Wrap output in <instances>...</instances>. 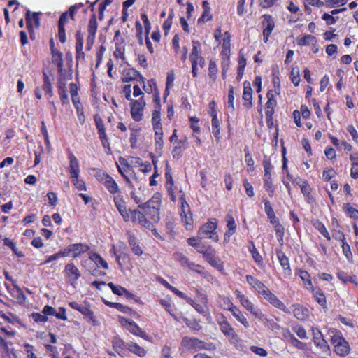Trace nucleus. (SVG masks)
I'll return each mask as SVG.
<instances>
[{"instance_id":"e2e57ef3","label":"nucleus","mask_w":358,"mask_h":358,"mask_svg":"<svg viewBox=\"0 0 358 358\" xmlns=\"http://www.w3.org/2000/svg\"><path fill=\"white\" fill-rule=\"evenodd\" d=\"M209 264L212 267L216 268L221 273H224V263L220 257H215L209 263Z\"/></svg>"},{"instance_id":"473e14b6","label":"nucleus","mask_w":358,"mask_h":358,"mask_svg":"<svg viewBox=\"0 0 358 358\" xmlns=\"http://www.w3.org/2000/svg\"><path fill=\"white\" fill-rule=\"evenodd\" d=\"M262 202L264 204V211L270 223L279 225V219L275 216L271 202L266 198H263Z\"/></svg>"},{"instance_id":"f3484780","label":"nucleus","mask_w":358,"mask_h":358,"mask_svg":"<svg viewBox=\"0 0 358 358\" xmlns=\"http://www.w3.org/2000/svg\"><path fill=\"white\" fill-rule=\"evenodd\" d=\"M292 183H295L300 187L301 192L303 194L306 203L309 204L315 203V199L312 194L313 189L308 183V180L299 178V180L297 181L296 179H294L292 180Z\"/></svg>"},{"instance_id":"c03bdc74","label":"nucleus","mask_w":358,"mask_h":358,"mask_svg":"<svg viewBox=\"0 0 358 358\" xmlns=\"http://www.w3.org/2000/svg\"><path fill=\"white\" fill-rule=\"evenodd\" d=\"M52 62L55 64L57 70L62 71L63 66V55L61 52L55 48H51Z\"/></svg>"},{"instance_id":"8fccbe9b","label":"nucleus","mask_w":358,"mask_h":358,"mask_svg":"<svg viewBox=\"0 0 358 358\" xmlns=\"http://www.w3.org/2000/svg\"><path fill=\"white\" fill-rule=\"evenodd\" d=\"M179 317H180V321H183L186 326L189 327L192 331H200L201 329V326L199 323V322L196 319H188L180 313Z\"/></svg>"},{"instance_id":"a19ab883","label":"nucleus","mask_w":358,"mask_h":358,"mask_svg":"<svg viewBox=\"0 0 358 358\" xmlns=\"http://www.w3.org/2000/svg\"><path fill=\"white\" fill-rule=\"evenodd\" d=\"M127 351H129L140 357L145 356L147 353L146 350L143 347L133 341L127 342Z\"/></svg>"},{"instance_id":"a18cd8bd","label":"nucleus","mask_w":358,"mask_h":358,"mask_svg":"<svg viewBox=\"0 0 358 358\" xmlns=\"http://www.w3.org/2000/svg\"><path fill=\"white\" fill-rule=\"evenodd\" d=\"M312 224L315 229H316L327 241H331L330 234L322 222L316 219L313 221Z\"/></svg>"},{"instance_id":"3c124183","label":"nucleus","mask_w":358,"mask_h":358,"mask_svg":"<svg viewBox=\"0 0 358 358\" xmlns=\"http://www.w3.org/2000/svg\"><path fill=\"white\" fill-rule=\"evenodd\" d=\"M141 84L144 91L148 94H155V92L159 91L157 82L154 78L149 79L147 81V84L145 83V80H144V83Z\"/></svg>"},{"instance_id":"f704fd0d","label":"nucleus","mask_w":358,"mask_h":358,"mask_svg":"<svg viewBox=\"0 0 358 358\" xmlns=\"http://www.w3.org/2000/svg\"><path fill=\"white\" fill-rule=\"evenodd\" d=\"M276 255L280 266H282L283 271L285 273H288L289 275L292 273V269L289 264V258L287 257L285 253L281 250L280 249L276 250Z\"/></svg>"},{"instance_id":"412c9836","label":"nucleus","mask_w":358,"mask_h":358,"mask_svg":"<svg viewBox=\"0 0 358 358\" xmlns=\"http://www.w3.org/2000/svg\"><path fill=\"white\" fill-rule=\"evenodd\" d=\"M121 80L123 83L138 80L140 83H144L145 78L136 69L134 68H128L123 70Z\"/></svg>"},{"instance_id":"9b49d317","label":"nucleus","mask_w":358,"mask_h":358,"mask_svg":"<svg viewBox=\"0 0 358 358\" xmlns=\"http://www.w3.org/2000/svg\"><path fill=\"white\" fill-rule=\"evenodd\" d=\"M278 92L269 90L266 93L267 101L266 103L265 115L266 125L269 129L273 127V115L277 106V101L275 99Z\"/></svg>"},{"instance_id":"4468645a","label":"nucleus","mask_w":358,"mask_h":358,"mask_svg":"<svg viewBox=\"0 0 358 358\" xmlns=\"http://www.w3.org/2000/svg\"><path fill=\"white\" fill-rule=\"evenodd\" d=\"M130 113L132 119L135 122H140L143 120V112L146 106V102L143 97H139L138 99H132L130 103Z\"/></svg>"},{"instance_id":"ddd939ff","label":"nucleus","mask_w":358,"mask_h":358,"mask_svg":"<svg viewBox=\"0 0 358 358\" xmlns=\"http://www.w3.org/2000/svg\"><path fill=\"white\" fill-rule=\"evenodd\" d=\"M42 13L41 12L31 13L29 9H27L25 13L26 27L28 30L31 40L36 39V34L34 29H38L41 25V20L39 16Z\"/></svg>"},{"instance_id":"4d7b16f0","label":"nucleus","mask_w":358,"mask_h":358,"mask_svg":"<svg viewBox=\"0 0 358 358\" xmlns=\"http://www.w3.org/2000/svg\"><path fill=\"white\" fill-rule=\"evenodd\" d=\"M164 177L166 180V188L173 187L174 181L171 176V168L169 162H166V163Z\"/></svg>"},{"instance_id":"79ce46f5","label":"nucleus","mask_w":358,"mask_h":358,"mask_svg":"<svg viewBox=\"0 0 358 358\" xmlns=\"http://www.w3.org/2000/svg\"><path fill=\"white\" fill-rule=\"evenodd\" d=\"M187 141L185 139L184 141L180 140L177 141V145H176L172 150V156L173 158H180L182 156V152L187 148Z\"/></svg>"},{"instance_id":"5701e85b","label":"nucleus","mask_w":358,"mask_h":358,"mask_svg":"<svg viewBox=\"0 0 358 358\" xmlns=\"http://www.w3.org/2000/svg\"><path fill=\"white\" fill-rule=\"evenodd\" d=\"M128 244L131 248V252L136 256L141 257L143 254V249L142 244L138 241L136 235L131 232H127Z\"/></svg>"},{"instance_id":"f257e3e1","label":"nucleus","mask_w":358,"mask_h":358,"mask_svg":"<svg viewBox=\"0 0 358 358\" xmlns=\"http://www.w3.org/2000/svg\"><path fill=\"white\" fill-rule=\"evenodd\" d=\"M162 196L159 192H156L146 202L138 205V208L135 209L139 213L135 215L136 220L131 223H138L140 226L152 230L153 234H157L156 229L153 228V223H157L160 219L159 210L162 203Z\"/></svg>"},{"instance_id":"b1692460","label":"nucleus","mask_w":358,"mask_h":358,"mask_svg":"<svg viewBox=\"0 0 358 358\" xmlns=\"http://www.w3.org/2000/svg\"><path fill=\"white\" fill-rule=\"evenodd\" d=\"M262 297L273 307L283 311L284 313L289 312V310L285 303L281 301L270 289L266 292V294Z\"/></svg>"},{"instance_id":"864d4df0","label":"nucleus","mask_w":358,"mask_h":358,"mask_svg":"<svg viewBox=\"0 0 358 358\" xmlns=\"http://www.w3.org/2000/svg\"><path fill=\"white\" fill-rule=\"evenodd\" d=\"M93 118L97 129L98 136L106 134L105 124L101 117L99 114H95Z\"/></svg>"},{"instance_id":"6ab92c4d","label":"nucleus","mask_w":358,"mask_h":358,"mask_svg":"<svg viewBox=\"0 0 358 358\" xmlns=\"http://www.w3.org/2000/svg\"><path fill=\"white\" fill-rule=\"evenodd\" d=\"M192 48L189 54V58L192 64V73L194 78L197 77L196 59L201 55V43L197 40L192 42Z\"/></svg>"},{"instance_id":"7c9ffc66","label":"nucleus","mask_w":358,"mask_h":358,"mask_svg":"<svg viewBox=\"0 0 358 358\" xmlns=\"http://www.w3.org/2000/svg\"><path fill=\"white\" fill-rule=\"evenodd\" d=\"M78 90L79 87L77 84L74 83H71L69 84V91L71 96L72 103L76 110V111L79 110L84 109L82 103L80 101V97L78 96Z\"/></svg>"},{"instance_id":"2f4dec72","label":"nucleus","mask_w":358,"mask_h":358,"mask_svg":"<svg viewBox=\"0 0 358 358\" xmlns=\"http://www.w3.org/2000/svg\"><path fill=\"white\" fill-rule=\"evenodd\" d=\"M308 290L311 292L314 299L322 308H327L326 296L320 287L313 286Z\"/></svg>"},{"instance_id":"7ed1b4c3","label":"nucleus","mask_w":358,"mask_h":358,"mask_svg":"<svg viewBox=\"0 0 358 358\" xmlns=\"http://www.w3.org/2000/svg\"><path fill=\"white\" fill-rule=\"evenodd\" d=\"M151 124L154 131L155 151L161 156L164 148V132L161 119V110L152 111Z\"/></svg>"},{"instance_id":"052dcab7","label":"nucleus","mask_w":358,"mask_h":358,"mask_svg":"<svg viewBox=\"0 0 358 358\" xmlns=\"http://www.w3.org/2000/svg\"><path fill=\"white\" fill-rule=\"evenodd\" d=\"M174 17V12L173 9H171L166 20L163 23L162 29L164 31V34L167 35L173 23V19Z\"/></svg>"},{"instance_id":"0eeeda50","label":"nucleus","mask_w":358,"mask_h":358,"mask_svg":"<svg viewBox=\"0 0 358 358\" xmlns=\"http://www.w3.org/2000/svg\"><path fill=\"white\" fill-rule=\"evenodd\" d=\"M78 9L74 6H71L68 11L63 13L59 19L57 27V37L61 43L66 41L65 25L69 22V19L76 20V15Z\"/></svg>"},{"instance_id":"423d86ee","label":"nucleus","mask_w":358,"mask_h":358,"mask_svg":"<svg viewBox=\"0 0 358 358\" xmlns=\"http://www.w3.org/2000/svg\"><path fill=\"white\" fill-rule=\"evenodd\" d=\"M113 202L118 213L125 222H132L136 220L135 215L139 213L135 209L127 208V202L122 192L113 195Z\"/></svg>"},{"instance_id":"774afa93","label":"nucleus","mask_w":358,"mask_h":358,"mask_svg":"<svg viewBox=\"0 0 358 358\" xmlns=\"http://www.w3.org/2000/svg\"><path fill=\"white\" fill-rule=\"evenodd\" d=\"M125 48L122 43L115 44V50L114 51L113 55L116 59H121L122 60L125 59L124 56Z\"/></svg>"},{"instance_id":"de8ad7c7","label":"nucleus","mask_w":358,"mask_h":358,"mask_svg":"<svg viewBox=\"0 0 358 358\" xmlns=\"http://www.w3.org/2000/svg\"><path fill=\"white\" fill-rule=\"evenodd\" d=\"M297 275L299 276V278L302 280V281L304 283L305 288L308 290L310 288H312L313 286L311 277L310 273L303 269H299L297 272Z\"/></svg>"},{"instance_id":"a878e982","label":"nucleus","mask_w":358,"mask_h":358,"mask_svg":"<svg viewBox=\"0 0 358 358\" xmlns=\"http://www.w3.org/2000/svg\"><path fill=\"white\" fill-rule=\"evenodd\" d=\"M242 99L244 101L243 106L246 108L250 109L252 107V89L248 80H245L243 83Z\"/></svg>"},{"instance_id":"20e7f679","label":"nucleus","mask_w":358,"mask_h":358,"mask_svg":"<svg viewBox=\"0 0 358 358\" xmlns=\"http://www.w3.org/2000/svg\"><path fill=\"white\" fill-rule=\"evenodd\" d=\"M215 320L222 334L228 338L229 343L235 347L241 345L242 340L236 334L235 329L229 322L224 313H218L215 316Z\"/></svg>"},{"instance_id":"09e8293b","label":"nucleus","mask_w":358,"mask_h":358,"mask_svg":"<svg viewBox=\"0 0 358 358\" xmlns=\"http://www.w3.org/2000/svg\"><path fill=\"white\" fill-rule=\"evenodd\" d=\"M293 313L296 319L302 321L308 319L309 316L308 308L299 305H297V306L294 308Z\"/></svg>"},{"instance_id":"69168bd1","label":"nucleus","mask_w":358,"mask_h":358,"mask_svg":"<svg viewBox=\"0 0 358 358\" xmlns=\"http://www.w3.org/2000/svg\"><path fill=\"white\" fill-rule=\"evenodd\" d=\"M200 253L202 254L203 259L209 264L213 259H214L216 256V252L215 250L211 248H208L206 250L200 251Z\"/></svg>"},{"instance_id":"0e129e2a","label":"nucleus","mask_w":358,"mask_h":358,"mask_svg":"<svg viewBox=\"0 0 358 358\" xmlns=\"http://www.w3.org/2000/svg\"><path fill=\"white\" fill-rule=\"evenodd\" d=\"M209 264L212 267L216 268L221 273H224V263L220 257H215L209 263Z\"/></svg>"},{"instance_id":"c756f323","label":"nucleus","mask_w":358,"mask_h":358,"mask_svg":"<svg viewBox=\"0 0 358 358\" xmlns=\"http://www.w3.org/2000/svg\"><path fill=\"white\" fill-rule=\"evenodd\" d=\"M78 90L79 87L77 84L74 83H71L69 84V91L71 96L72 103L76 110V111L79 110L84 109L82 103L80 101V97L78 96Z\"/></svg>"},{"instance_id":"4be33fe9","label":"nucleus","mask_w":358,"mask_h":358,"mask_svg":"<svg viewBox=\"0 0 358 358\" xmlns=\"http://www.w3.org/2000/svg\"><path fill=\"white\" fill-rule=\"evenodd\" d=\"M247 282L252 287V289L257 292L259 295L264 296L269 288L262 281L257 278L247 275L245 276Z\"/></svg>"},{"instance_id":"bf43d9fd","label":"nucleus","mask_w":358,"mask_h":358,"mask_svg":"<svg viewBox=\"0 0 358 358\" xmlns=\"http://www.w3.org/2000/svg\"><path fill=\"white\" fill-rule=\"evenodd\" d=\"M345 213L352 219L358 221V210L351 206L350 203L344 204L343 207Z\"/></svg>"},{"instance_id":"58836bf2","label":"nucleus","mask_w":358,"mask_h":358,"mask_svg":"<svg viewBox=\"0 0 358 358\" xmlns=\"http://www.w3.org/2000/svg\"><path fill=\"white\" fill-rule=\"evenodd\" d=\"M57 92L62 105L64 106L69 103V100L66 90V83H64L59 80V83H57Z\"/></svg>"},{"instance_id":"bb28decb","label":"nucleus","mask_w":358,"mask_h":358,"mask_svg":"<svg viewBox=\"0 0 358 358\" xmlns=\"http://www.w3.org/2000/svg\"><path fill=\"white\" fill-rule=\"evenodd\" d=\"M113 349L120 356L124 357L127 353V343H125L120 336H115L112 339Z\"/></svg>"},{"instance_id":"e433bc0d","label":"nucleus","mask_w":358,"mask_h":358,"mask_svg":"<svg viewBox=\"0 0 358 358\" xmlns=\"http://www.w3.org/2000/svg\"><path fill=\"white\" fill-rule=\"evenodd\" d=\"M64 272L68 278L74 281L78 280L80 277V273L73 263H68L65 266Z\"/></svg>"},{"instance_id":"f03ea898","label":"nucleus","mask_w":358,"mask_h":358,"mask_svg":"<svg viewBox=\"0 0 358 358\" xmlns=\"http://www.w3.org/2000/svg\"><path fill=\"white\" fill-rule=\"evenodd\" d=\"M216 349V345L212 342H206L199 338L189 336L182 338L179 346L181 354L194 353L201 350L213 352Z\"/></svg>"},{"instance_id":"a211bd4d","label":"nucleus","mask_w":358,"mask_h":358,"mask_svg":"<svg viewBox=\"0 0 358 358\" xmlns=\"http://www.w3.org/2000/svg\"><path fill=\"white\" fill-rule=\"evenodd\" d=\"M262 36L265 43L268 41L269 37L275 28V22L273 17L268 14H264L262 16Z\"/></svg>"},{"instance_id":"c85d7f7f","label":"nucleus","mask_w":358,"mask_h":358,"mask_svg":"<svg viewBox=\"0 0 358 358\" xmlns=\"http://www.w3.org/2000/svg\"><path fill=\"white\" fill-rule=\"evenodd\" d=\"M71 250V257L73 259L78 258L90 250L89 245L83 243H77L69 245Z\"/></svg>"},{"instance_id":"6e6552de","label":"nucleus","mask_w":358,"mask_h":358,"mask_svg":"<svg viewBox=\"0 0 358 358\" xmlns=\"http://www.w3.org/2000/svg\"><path fill=\"white\" fill-rule=\"evenodd\" d=\"M96 180L103 184L107 191L111 195L121 193V189L115 179L107 172L99 169L94 175Z\"/></svg>"},{"instance_id":"72a5a7b5","label":"nucleus","mask_w":358,"mask_h":358,"mask_svg":"<svg viewBox=\"0 0 358 358\" xmlns=\"http://www.w3.org/2000/svg\"><path fill=\"white\" fill-rule=\"evenodd\" d=\"M225 221L227 222V231L224 233V241H226V237L230 238L236 233L237 229V224L231 213H228L226 215Z\"/></svg>"},{"instance_id":"cd10ccee","label":"nucleus","mask_w":358,"mask_h":358,"mask_svg":"<svg viewBox=\"0 0 358 358\" xmlns=\"http://www.w3.org/2000/svg\"><path fill=\"white\" fill-rule=\"evenodd\" d=\"M201 297V301L202 304L197 303L194 300L192 299H189L188 300V303L191 305L198 313L201 314H204L208 310V296L206 294H201L200 295Z\"/></svg>"},{"instance_id":"4c0bfd02","label":"nucleus","mask_w":358,"mask_h":358,"mask_svg":"<svg viewBox=\"0 0 358 358\" xmlns=\"http://www.w3.org/2000/svg\"><path fill=\"white\" fill-rule=\"evenodd\" d=\"M89 259L92 260L98 266H101L105 270L109 268L107 262L97 252H90L88 253Z\"/></svg>"},{"instance_id":"f8f14e48","label":"nucleus","mask_w":358,"mask_h":358,"mask_svg":"<svg viewBox=\"0 0 358 358\" xmlns=\"http://www.w3.org/2000/svg\"><path fill=\"white\" fill-rule=\"evenodd\" d=\"M217 227V221L215 218H211L203 224L198 231V235L201 238H210L215 242L219 241V236L215 231Z\"/></svg>"},{"instance_id":"9d476101","label":"nucleus","mask_w":358,"mask_h":358,"mask_svg":"<svg viewBox=\"0 0 358 358\" xmlns=\"http://www.w3.org/2000/svg\"><path fill=\"white\" fill-rule=\"evenodd\" d=\"M236 299L239 301L241 305L255 317L261 321L265 319V315L262 313L261 309L256 308L254 303L248 299V297L243 294L240 290L236 289L234 291Z\"/></svg>"},{"instance_id":"603ef678","label":"nucleus","mask_w":358,"mask_h":358,"mask_svg":"<svg viewBox=\"0 0 358 358\" xmlns=\"http://www.w3.org/2000/svg\"><path fill=\"white\" fill-rule=\"evenodd\" d=\"M208 77L212 82H215L217 79L218 73V68L215 60L210 59L208 64Z\"/></svg>"},{"instance_id":"c9c22d12","label":"nucleus","mask_w":358,"mask_h":358,"mask_svg":"<svg viewBox=\"0 0 358 358\" xmlns=\"http://www.w3.org/2000/svg\"><path fill=\"white\" fill-rule=\"evenodd\" d=\"M159 302L175 320L180 322V314L176 315L174 313L175 308L170 299H162Z\"/></svg>"},{"instance_id":"5fc2aeb1","label":"nucleus","mask_w":358,"mask_h":358,"mask_svg":"<svg viewBox=\"0 0 358 358\" xmlns=\"http://www.w3.org/2000/svg\"><path fill=\"white\" fill-rule=\"evenodd\" d=\"M249 244L250 245L248 248L250 252L252 255V257L255 262L257 264H261L263 262V258L257 249L255 247V243L253 241H249Z\"/></svg>"},{"instance_id":"dca6fc26","label":"nucleus","mask_w":358,"mask_h":358,"mask_svg":"<svg viewBox=\"0 0 358 358\" xmlns=\"http://www.w3.org/2000/svg\"><path fill=\"white\" fill-rule=\"evenodd\" d=\"M313 341L315 345L322 352L331 354L330 346L320 330L317 327H312Z\"/></svg>"},{"instance_id":"6e6d98bb","label":"nucleus","mask_w":358,"mask_h":358,"mask_svg":"<svg viewBox=\"0 0 358 358\" xmlns=\"http://www.w3.org/2000/svg\"><path fill=\"white\" fill-rule=\"evenodd\" d=\"M341 247L342 248V252L343 255L347 259L348 262L350 264L354 263V259H353V255L351 251V248L350 245L348 243L347 241H344L341 243Z\"/></svg>"},{"instance_id":"393cba45","label":"nucleus","mask_w":358,"mask_h":358,"mask_svg":"<svg viewBox=\"0 0 358 358\" xmlns=\"http://www.w3.org/2000/svg\"><path fill=\"white\" fill-rule=\"evenodd\" d=\"M68 159L69 161V166L68 172L70 175V178L73 176H80V164L78 159L74 155V154L70 150H67Z\"/></svg>"},{"instance_id":"ea45409f","label":"nucleus","mask_w":358,"mask_h":358,"mask_svg":"<svg viewBox=\"0 0 358 358\" xmlns=\"http://www.w3.org/2000/svg\"><path fill=\"white\" fill-rule=\"evenodd\" d=\"M211 117V126H212V134L217 142H219L221 139L220 136V121L218 119L217 115L214 114Z\"/></svg>"},{"instance_id":"37998d69","label":"nucleus","mask_w":358,"mask_h":358,"mask_svg":"<svg viewBox=\"0 0 358 358\" xmlns=\"http://www.w3.org/2000/svg\"><path fill=\"white\" fill-rule=\"evenodd\" d=\"M116 262L120 269L123 270L124 266L131 265L130 255L127 252H120L117 255Z\"/></svg>"},{"instance_id":"aec40b11","label":"nucleus","mask_w":358,"mask_h":358,"mask_svg":"<svg viewBox=\"0 0 358 358\" xmlns=\"http://www.w3.org/2000/svg\"><path fill=\"white\" fill-rule=\"evenodd\" d=\"M119 321L122 323L124 322L127 324V330L132 334L139 336L145 340L148 339V334L143 329H141L135 322L129 319H126L122 316H119Z\"/></svg>"},{"instance_id":"680f3d73","label":"nucleus","mask_w":358,"mask_h":358,"mask_svg":"<svg viewBox=\"0 0 358 358\" xmlns=\"http://www.w3.org/2000/svg\"><path fill=\"white\" fill-rule=\"evenodd\" d=\"M220 299L221 300L220 306L222 309L225 310L230 312L231 310H232L236 306L228 296H220Z\"/></svg>"},{"instance_id":"49530a36","label":"nucleus","mask_w":358,"mask_h":358,"mask_svg":"<svg viewBox=\"0 0 358 358\" xmlns=\"http://www.w3.org/2000/svg\"><path fill=\"white\" fill-rule=\"evenodd\" d=\"M230 313L236 319V320L242 324L245 328L249 327V322L244 316L241 310L236 306L232 310H231Z\"/></svg>"},{"instance_id":"2eb2a0df","label":"nucleus","mask_w":358,"mask_h":358,"mask_svg":"<svg viewBox=\"0 0 358 358\" xmlns=\"http://www.w3.org/2000/svg\"><path fill=\"white\" fill-rule=\"evenodd\" d=\"M98 29V23L96 20V15L95 13H93L89 20L87 24V37L86 42V50L90 51L95 41L96 35Z\"/></svg>"},{"instance_id":"13d9d810","label":"nucleus","mask_w":358,"mask_h":358,"mask_svg":"<svg viewBox=\"0 0 358 358\" xmlns=\"http://www.w3.org/2000/svg\"><path fill=\"white\" fill-rule=\"evenodd\" d=\"M80 313L84 316L85 318L88 319V320L92 322L94 325H96V317L94 316L93 311L90 309V306H85Z\"/></svg>"},{"instance_id":"338daca9","label":"nucleus","mask_w":358,"mask_h":358,"mask_svg":"<svg viewBox=\"0 0 358 358\" xmlns=\"http://www.w3.org/2000/svg\"><path fill=\"white\" fill-rule=\"evenodd\" d=\"M42 90L45 92V93L48 91L50 92V90H52V85L50 77L45 71H43Z\"/></svg>"},{"instance_id":"1a4fd4ad","label":"nucleus","mask_w":358,"mask_h":358,"mask_svg":"<svg viewBox=\"0 0 358 358\" xmlns=\"http://www.w3.org/2000/svg\"><path fill=\"white\" fill-rule=\"evenodd\" d=\"M179 201L180 202V217L181 220L187 230H192L194 228V220L189 205L185 200V193L180 190Z\"/></svg>"},{"instance_id":"39448f33","label":"nucleus","mask_w":358,"mask_h":358,"mask_svg":"<svg viewBox=\"0 0 358 358\" xmlns=\"http://www.w3.org/2000/svg\"><path fill=\"white\" fill-rule=\"evenodd\" d=\"M331 334L330 342L333 346V351L341 357H345L350 355L351 352L350 343L342 332L334 329L331 331Z\"/></svg>"}]
</instances>
